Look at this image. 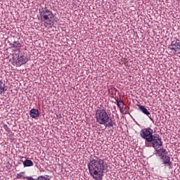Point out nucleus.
Wrapping results in <instances>:
<instances>
[{
	"instance_id": "0eeeda50",
	"label": "nucleus",
	"mask_w": 180,
	"mask_h": 180,
	"mask_svg": "<svg viewBox=\"0 0 180 180\" xmlns=\"http://www.w3.org/2000/svg\"><path fill=\"white\" fill-rule=\"evenodd\" d=\"M136 106L139 108V110L143 113V115H146V116H148L149 119L154 122V120L153 118H151L150 116H151V113L148 112V110L146 109V108L144 105L137 104Z\"/></svg>"
},
{
	"instance_id": "423d86ee",
	"label": "nucleus",
	"mask_w": 180,
	"mask_h": 180,
	"mask_svg": "<svg viewBox=\"0 0 180 180\" xmlns=\"http://www.w3.org/2000/svg\"><path fill=\"white\" fill-rule=\"evenodd\" d=\"M160 160L165 167H167L169 169L172 168V162H171V157H169V155H167L166 156L162 158Z\"/></svg>"
},
{
	"instance_id": "7ed1b4c3",
	"label": "nucleus",
	"mask_w": 180,
	"mask_h": 180,
	"mask_svg": "<svg viewBox=\"0 0 180 180\" xmlns=\"http://www.w3.org/2000/svg\"><path fill=\"white\" fill-rule=\"evenodd\" d=\"M96 119L97 123L99 124H104L105 127H108V122H109V115L106 112V110L100 109L96 112Z\"/></svg>"
},
{
	"instance_id": "39448f33",
	"label": "nucleus",
	"mask_w": 180,
	"mask_h": 180,
	"mask_svg": "<svg viewBox=\"0 0 180 180\" xmlns=\"http://www.w3.org/2000/svg\"><path fill=\"white\" fill-rule=\"evenodd\" d=\"M155 149V155H158L160 159L164 158V157H166L168 155V151H167V149L162 147V139H160V142H159L158 145H156L155 146H152ZM160 148V149H158Z\"/></svg>"
},
{
	"instance_id": "f8f14e48",
	"label": "nucleus",
	"mask_w": 180,
	"mask_h": 180,
	"mask_svg": "<svg viewBox=\"0 0 180 180\" xmlns=\"http://www.w3.org/2000/svg\"><path fill=\"white\" fill-rule=\"evenodd\" d=\"M6 89H5V83L0 80V95H2V93L5 92Z\"/></svg>"
},
{
	"instance_id": "6e6552de",
	"label": "nucleus",
	"mask_w": 180,
	"mask_h": 180,
	"mask_svg": "<svg viewBox=\"0 0 180 180\" xmlns=\"http://www.w3.org/2000/svg\"><path fill=\"white\" fill-rule=\"evenodd\" d=\"M170 46H172L170 48L171 50H175V51H176V49L180 47V40L178 39H175L172 41Z\"/></svg>"
},
{
	"instance_id": "2eb2a0df",
	"label": "nucleus",
	"mask_w": 180,
	"mask_h": 180,
	"mask_svg": "<svg viewBox=\"0 0 180 180\" xmlns=\"http://www.w3.org/2000/svg\"><path fill=\"white\" fill-rule=\"evenodd\" d=\"M107 124H108L107 127H109V128L113 127V124H115V122H113V120H112V119L109 118V121L108 122H107Z\"/></svg>"
},
{
	"instance_id": "4468645a",
	"label": "nucleus",
	"mask_w": 180,
	"mask_h": 180,
	"mask_svg": "<svg viewBox=\"0 0 180 180\" xmlns=\"http://www.w3.org/2000/svg\"><path fill=\"white\" fill-rule=\"evenodd\" d=\"M117 102V106L120 108L122 109L121 105H124V103H123V101L122 100V98H120V100H116Z\"/></svg>"
},
{
	"instance_id": "1a4fd4ad",
	"label": "nucleus",
	"mask_w": 180,
	"mask_h": 180,
	"mask_svg": "<svg viewBox=\"0 0 180 180\" xmlns=\"http://www.w3.org/2000/svg\"><path fill=\"white\" fill-rule=\"evenodd\" d=\"M18 61L16 63L17 65H23V64H26L28 61L26 56H21L20 57L18 56Z\"/></svg>"
},
{
	"instance_id": "20e7f679",
	"label": "nucleus",
	"mask_w": 180,
	"mask_h": 180,
	"mask_svg": "<svg viewBox=\"0 0 180 180\" xmlns=\"http://www.w3.org/2000/svg\"><path fill=\"white\" fill-rule=\"evenodd\" d=\"M39 16L41 17V22L46 23V25H49L54 18V14H53L51 11L47 9V7L39 10Z\"/></svg>"
},
{
	"instance_id": "9b49d317",
	"label": "nucleus",
	"mask_w": 180,
	"mask_h": 180,
	"mask_svg": "<svg viewBox=\"0 0 180 180\" xmlns=\"http://www.w3.org/2000/svg\"><path fill=\"white\" fill-rule=\"evenodd\" d=\"M9 46L11 49H20V47H22L19 41H14L13 43H10Z\"/></svg>"
},
{
	"instance_id": "f257e3e1",
	"label": "nucleus",
	"mask_w": 180,
	"mask_h": 180,
	"mask_svg": "<svg viewBox=\"0 0 180 180\" xmlns=\"http://www.w3.org/2000/svg\"><path fill=\"white\" fill-rule=\"evenodd\" d=\"M105 160L96 156H94V158H90L87 167L91 176L95 180L103 179V171H105Z\"/></svg>"
},
{
	"instance_id": "412c9836",
	"label": "nucleus",
	"mask_w": 180,
	"mask_h": 180,
	"mask_svg": "<svg viewBox=\"0 0 180 180\" xmlns=\"http://www.w3.org/2000/svg\"><path fill=\"white\" fill-rule=\"evenodd\" d=\"M20 174L22 175V174H25V172H21Z\"/></svg>"
},
{
	"instance_id": "f03ea898",
	"label": "nucleus",
	"mask_w": 180,
	"mask_h": 180,
	"mask_svg": "<svg viewBox=\"0 0 180 180\" xmlns=\"http://www.w3.org/2000/svg\"><path fill=\"white\" fill-rule=\"evenodd\" d=\"M153 129L148 127L142 129L140 131V136L146 141V147H155L161 142V138L158 134H154Z\"/></svg>"
},
{
	"instance_id": "6ab92c4d",
	"label": "nucleus",
	"mask_w": 180,
	"mask_h": 180,
	"mask_svg": "<svg viewBox=\"0 0 180 180\" xmlns=\"http://www.w3.org/2000/svg\"><path fill=\"white\" fill-rule=\"evenodd\" d=\"M129 109H130V107H129V106H126V107L124 108V110H125L126 112H129Z\"/></svg>"
},
{
	"instance_id": "f3484780",
	"label": "nucleus",
	"mask_w": 180,
	"mask_h": 180,
	"mask_svg": "<svg viewBox=\"0 0 180 180\" xmlns=\"http://www.w3.org/2000/svg\"><path fill=\"white\" fill-rule=\"evenodd\" d=\"M37 179V180H50V179H47V178H46V176H39Z\"/></svg>"
},
{
	"instance_id": "a211bd4d",
	"label": "nucleus",
	"mask_w": 180,
	"mask_h": 180,
	"mask_svg": "<svg viewBox=\"0 0 180 180\" xmlns=\"http://www.w3.org/2000/svg\"><path fill=\"white\" fill-rule=\"evenodd\" d=\"M24 179H28V180H37V179H34L32 176H25L24 177Z\"/></svg>"
},
{
	"instance_id": "dca6fc26",
	"label": "nucleus",
	"mask_w": 180,
	"mask_h": 180,
	"mask_svg": "<svg viewBox=\"0 0 180 180\" xmlns=\"http://www.w3.org/2000/svg\"><path fill=\"white\" fill-rule=\"evenodd\" d=\"M25 179L24 178H26V176H23L22 173L17 174V179Z\"/></svg>"
},
{
	"instance_id": "ddd939ff",
	"label": "nucleus",
	"mask_w": 180,
	"mask_h": 180,
	"mask_svg": "<svg viewBox=\"0 0 180 180\" xmlns=\"http://www.w3.org/2000/svg\"><path fill=\"white\" fill-rule=\"evenodd\" d=\"M24 167H33V162L30 160H25L23 162Z\"/></svg>"
},
{
	"instance_id": "4be33fe9",
	"label": "nucleus",
	"mask_w": 180,
	"mask_h": 180,
	"mask_svg": "<svg viewBox=\"0 0 180 180\" xmlns=\"http://www.w3.org/2000/svg\"><path fill=\"white\" fill-rule=\"evenodd\" d=\"M21 158H23V157H21Z\"/></svg>"
},
{
	"instance_id": "9d476101",
	"label": "nucleus",
	"mask_w": 180,
	"mask_h": 180,
	"mask_svg": "<svg viewBox=\"0 0 180 180\" xmlns=\"http://www.w3.org/2000/svg\"><path fill=\"white\" fill-rule=\"evenodd\" d=\"M30 117H32V119H37L39 116L40 115V112H39V110L32 108L30 111Z\"/></svg>"
},
{
	"instance_id": "aec40b11",
	"label": "nucleus",
	"mask_w": 180,
	"mask_h": 180,
	"mask_svg": "<svg viewBox=\"0 0 180 180\" xmlns=\"http://www.w3.org/2000/svg\"><path fill=\"white\" fill-rule=\"evenodd\" d=\"M177 51H179V53H180V47L179 46L177 49H176Z\"/></svg>"
}]
</instances>
